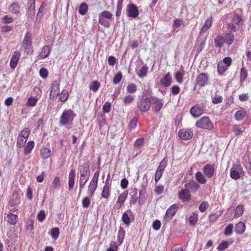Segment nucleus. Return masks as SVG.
<instances>
[{"label": "nucleus", "mask_w": 251, "mask_h": 251, "mask_svg": "<svg viewBox=\"0 0 251 251\" xmlns=\"http://www.w3.org/2000/svg\"><path fill=\"white\" fill-rule=\"evenodd\" d=\"M234 40V34L231 32V30H229L228 32L217 36L214 42L216 47L221 48L224 43L226 44L228 46L231 45Z\"/></svg>", "instance_id": "obj_2"}, {"label": "nucleus", "mask_w": 251, "mask_h": 251, "mask_svg": "<svg viewBox=\"0 0 251 251\" xmlns=\"http://www.w3.org/2000/svg\"><path fill=\"white\" fill-rule=\"evenodd\" d=\"M34 146V143L32 141H30L27 142L25 146V154L27 155L32 150Z\"/></svg>", "instance_id": "obj_40"}, {"label": "nucleus", "mask_w": 251, "mask_h": 251, "mask_svg": "<svg viewBox=\"0 0 251 251\" xmlns=\"http://www.w3.org/2000/svg\"><path fill=\"white\" fill-rule=\"evenodd\" d=\"M198 220V214L197 212L195 211L192 213V215L189 218V222L191 226H195L197 224Z\"/></svg>", "instance_id": "obj_35"}, {"label": "nucleus", "mask_w": 251, "mask_h": 251, "mask_svg": "<svg viewBox=\"0 0 251 251\" xmlns=\"http://www.w3.org/2000/svg\"><path fill=\"white\" fill-rule=\"evenodd\" d=\"M46 217V215L45 214L44 210H43L40 211V212L38 213L37 216L38 220L41 223L44 221Z\"/></svg>", "instance_id": "obj_57"}, {"label": "nucleus", "mask_w": 251, "mask_h": 251, "mask_svg": "<svg viewBox=\"0 0 251 251\" xmlns=\"http://www.w3.org/2000/svg\"><path fill=\"white\" fill-rule=\"evenodd\" d=\"M184 75V71L183 70L176 72V73L175 74V77L177 82L179 83L182 82Z\"/></svg>", "instance_id": "obj_44"}, {"label": "nucleus", "mask_w": 251, "mask_h": 251, "mask_svg": "<svg viewBox=\"0 0 251 251\" xmlns=\"http://www.w3.org/2000/svg\"><path fill=\"white\" fill-rule=\"evenodd\" d=\"M123 77V75L121 72H118L117 75H116L113 78V83L115 84H117L119 83L121 80H122Z\"/></svg>", "instance_id": "obj_59"}, {"label": "nucleus", "mask_w": 251, "mask_h": 251, "mask_svg": "<svg viewBox=\"0 0 251 251\" xmlns=\"http://www.w3.org/2000/svg\"><path fill=\"white\" fill-rule=\"evenodd\" d=\"M38 99L36 98L30 97L27 100L26 105L28 106H34L36 105Z\"/></svg>", "instance_id": "obj_50"}, {"label": "nucleus", "mask_w": 251, "mask_h": 251, "mask_svg": "<svg viewBox=\"0 0 251 251\" xmlns=\"http://www.w3.org/2000/svg\"><path fill=\"white\" fill-rule=\"evenodd\" d=\"M137 119L135 117L133 118L130 122L129 124V128L130 130L134 129L137 126Z\"/></svg>", "instance_id": "obj_56"}, {"label": "nucleus", "mask_w": 251, "mask_h": 251, "mask_svg": "<svg viewBox=\"0 0 251 251\" xmlns=\"http://www.w3.org/2000/svg\"><path fill=\"white\" fill-rule=\"evenodd\" d=\"M230 18L231 21V22L228 24L227 28L229 30L236 32L237 30L236 25L240 27L244 24V21L243 18V16L241 15H240L237 13H233L231 14Z\"/></svg>", "instance_id": "obj_3"}, {"label": "nucleus", "mask_w": 251, "mask_h": 251, "mask_svg": "<svg viewBox=\"0 0 251 251\" xmlns=\"http://www.w3.org/2000/svg\"><path fill=\"white\" fill-rule=\"evenodd\" d=\"M178 196V198L183 202L189 201L191 200L190 192L186 187L179 191Z\"/></svg>", "instance_id": "obj_19"}, {"label": "nucleus", "mask_w": 251, "mask_h": 251, "mask_svg": "<svg viewBox=\"0 0 251 251\" xmlns=\"http://www.w3.org/2000/svg\"><path fill=\"white\" fill-rule=\"evenodd\" d=\"M60 186V180L58 176H55L52 182V187L54 189H57Z\"/></svg>", "instance_id": "obj_61"}, {"label": "nucleus", "mask_w": 251, "mask_h": 251, "mask_svg": "<svg viewBox=\"0 0 251 251\" xmlns=\"http://www.w3.org/2000/svg\"><path fill=\"white\" fill-rule=\"evenodd\" d=\"M17 219L18 216L17 215L11 213L6 214L5 216V219L11 225H15L17 223Z\"/></svg>", "instance_id": "obj_30"}, {"label": "nucleus", "mask_w": 251, "mask_h": 251, "mask_svg": "<svg viewBox=\"0 0 251 251\" xmlns=\"http://www.w3.org/2000/svg\"><path fill=\"white\" fill-rule=\"evenodd\" d=\"M151 107L150 97L142 98L138 100L137 102V110L142 112L146 113Z\"/></svg>", "instance_id": "obj_6"}, {"label": "nucleus", "mask_w": 251, "mask_h": 251, "mask_svg": "<svg viewBox=\"0 0 251 251\" xmlns=\"http://www.w3.org/2000/svg\"><path fill=\"white\" fill-rule=\"evenodd\" d=\"M172 81V78L171 74L170 73H168L164 77L160 79V84L165 87H167L171 85Z\"/></svg>", "instance_id": "obj_24"}, {"label": "nucleus", "mask_w": 251, "mask_h": 251, "mask_svg": "<svg viewBox=\"0 0 251 251\" xmlns=\"http://www.w3.org/2000/svg\"><path fill=\"white\" fill-rule=\"evenodd\" d=\"M246 229L245 225L243 222H239L235 225V230L237 234H242Z\"/></svg>", "instance_id": "obj_34"}, {"label": "nucleus", "mask_w": 251, "mask_h": 251, "mask_svg": "<svg viewBox=\"0 0 251 251\" xmlns=\"http://www.w3.org/2000/svg\"><path fill=\"white\" fill-rule=\"evenodd\" d=\"M111 185L106 180L105 184L101 192V197L102 198L108 199L110 196Z\"/></svg>", "instance_id": "obj_31"}, {"label": "nucleus", "mask_w": 251, "mask_h": 251, "mask_svg": "<svg viewBox=\"0 0 251 251\" xmlns=\"http://www.w3.org/2000/svg\"><path fill=\"white\" fill-rule=\"evenodd\" d=\"M112 19L113 15L110 11L104 10L99 14V23L106 28H109L110 26V21Z\"/></svg>", "instance_id": "obj_4"}, {"label": "nucleus", "mask_w": 251, "mask_h": 251, "mask_svg": "<svg viewBox=\"0 0 251 251\" xmlns=\"http://www.w3.org/2000/svg\"><path fill=\"white\" fill-rule=\"evenodd\" d=\"M26 141V139L22 138V137H18L17 142V146L19 148H23Z\"/></svg>", "instance_id": "obj_63"}, {"label": "nucleus", "mask_w": 251, "mask_h": 251, "mask_svg": "<svg viewBox=\"0 0 251 251\" xmlns=\"http://www.w3.org/2000/svg\"><path fill=\"white\" fill-rule=\"evenodd\" d=\"M178 204H174L169 207L166 212L164 219L166 222L169 221L175 215L178 208Z\"/></svg>", "instance_id": "obj_17"}, {"label": "nucleus", "mask_w": 251, "mask_h": 251, "mask_svg": "<svg viewBox=\"0 0 251 251\" xmlns=\"http://www.w3.org/2000/svg\"><path fill=\"white\" fill-rule=\"evenodd\" d=\"M200 185L195 181L192 180L185 184V187L190 189L193 192L197 191L200 188Z\"/></svg>", "instance_id": "obj_33"}, {"label": "nucleus", "mask_w": 251, "mask_h": 251, "mask_svg": "<svg viewBox=\"0 0 251 251\" xmlns=\"http://www.w3.org/2000/svg\"><path fill=\"white\" fill-rule=\"evenodd\" d=\"M127 91L129 93H134L137 91L136 85L134 83H131L127 86Z\"/></svg>", "instance_id": "obj_58"}, {"label": "nucleus", "mask_w": 251, "mask_h": 251, "mask_svg": "<svg viewBox=\"0 0 251 251\" xmlns=\"http://www.w3.org/2000/svg\"><path fill=\"white\" fill-rule=\"evenodd\" d=\"M241 172V167L237 165H234L230 171L231 177L235 180L239 179L240 177Z\"/></svg>", "instance_id": "obj_20"}, {"label": "nucleus", "mask_w": 251, "mask_h": 251, "mask_svg": "<svg viewBox=\"0 0 251 251\" xmlns=\"http://www.w3.org/2000/svg\"><path fill=\"white\" fill-rule=\"evenodd\" d=\"M244 212V207L243 205H238L235 209V217H240L241 216Z\"/></svg>", "instance_id": "obj_52"}, {"label": "nucleus", "mask_w": 251, "mask_h": 251, "mask_svg": "<svg viewBox=\"0 0 251 251\" xmlns=\"http://www.w3.org/2000/svg\"><path fill=\"white\" fill-rule=\"evenodd\" d=\"M135 98V96L127 95L124 97L123 101L125 105H129L134 101Z\"/></svg>", "instance_id": "obj_36"}, {"label": "nucleus", "mask_w": 251, "mask_h": 251, "mask_svg": "<svg viewBox=\"0 0 251 251\" xmlns=\"http://www.w3.org/2000/svg\"><path fill=\"white\" fill-rule=\"evenodd\" d=\"M126 14L127 17L135 19L139 15L137 6L133 3H129L126 7Z\"/></svg>", "instance_id": "obj_11"}, {"label": "nucleus", "mask_w": 251, "mask_h": 251, "mask_svg": "<svg viewBox=\"0 0 251 251\" xmlns=\"http://www.w3.org/2000/svg\"><path fill=\"white\" fill-rule=\"evenodd\" d=\"M51 150L50 149L45 148L41 150V155L43 159L48 158L51 155Z\"/></svg>", "instance_id": "obj_41"}, {"label": "nucleus", "mask_w": 251, "mask_h": 251, "mask_svg": "<svg viewBox=\"0 0 251 251\" xmlns=\"http://www.w3.org/2000/svg\"><path fill=\"white\" fill-rule=\"evenodd\" d=\"M75 116L76 114L72 110H64L60 117V126H67L68 128H71Z\"/></svg>", "instance_id": "obj_1"}, {"label": "nucleus", "mask_w": 251, "mask_h": 251, "mask_svg": "<svg viewBox=\"0 0 251 251\" xmlns=\"http://www.w3.org/2000/svg\"><path fill=\"white\" fill-rule=\"evenodd\" d=\"M137 67L135 72L140 78H144L147 75L148 67L146 64H144L143 61L140 59L137 62Z\"/></svg>", "instance_id": "obj_8"}, {"label": "nucleus", "mask_w": 251, "mask_h": 251, "mask_svg": "<svg viewBox=\"0 0 251 251\" xmlns=\"http://www.w3.org/2000/svg\"><path fill=\"white\" fill-rule=\"evenodd\" d=\"M195 126L199 128L207 130H212L214 128V125L210 118L207 116H204L198 120Z\"/></svg>", "instance_id": "obj_5"}, {"label": "nucleus", "mask_w": 251, "mask_h": 251, "mask_svg": "<svg viewBox=\"0 0 251 251\" xmlns=\"http://www.w3.org/2000/svg\"><path fill=\"white\" fill-rule=\"evenodd\" d=\"M46 6V5L45 2H42L41 4L36 16V21L37 22H40L41 21L43 16L45 13V8Z\"/></svg>", "instance_id": "obj_29"}, {"label": "nucleus", "mask_w": 251, "mask_h": 251, "mask_svg": "<svg viewBox=\"0 0 251 251\" xmlns=\"http://www.w3.org/2000/svg\"><path fill=\"white\" fill-rule=\"evenodd\" d=\"M68 92L66 89H63L60 94L59 99L62 102H65L68 98Z\"/></svg>", "instance_id": "obj_47"}, {"label": "nucleus", "mask_w": 251, "mask_h": 251, "mask_svg": "<svg viewBox=\"0 0 251 251\" xmlns=\"http://www.w3.org/2000/svg\"><path fill=\"white\" fill-rule=\"evenodd\" d=\"M209 206V204L206 201H203L199 206V210L201 212H204Z\"/></svg>", "instance_id": "obj_62"}, {"label": "nucleus", "mask_w": 251, "mask_h": 251, "mask_svg": "<svg viewBox=\"0 0 251 251\" xmlns=\"http://www.w3.org/2000/svg\"><path fill=\"white\" fill-rule=\"evenodd\" d=\"M30 130L28 128H25L20 133L19 136L18 137H22V138L27 139L29 134H30Z\"/></svg>", "instance_id": "obj_46"}, {"label": "nucleus", "mask_w": 251, "mask_h": 251, "mask_svg": "<svg viewBox=\"0 0 251 251\" xmlns=\"http://www.w3.org/2000/svg\"><path fill=\"white\" fill-rule=\"evenodd\" d=\"M125 234V230L122 228H120V229L119 230L118 234V241L120 244L123 243L124 239Z\"/></svg>", "instance_id": "obj_53"}, {"label": "nucleus", "mask_w": 251, "mask_h": 251, "mask_svg": "<svg viewBox=\"0 0 251 251\" xmlns=\"http://www.w3.org/2000/svg\"><path fill=\"white\" fill-rule=\"evenodd\" d=\"M185 26V24L182 19H176L174 21L172 32H176L181 28Z\"/></svg>", "instance_id": "obj_23"}, {"label": "nucleus", "mask_w": 251, "mask_h": 251, "mask_svg": "<svg viewBox=\"0 0 251 251\" xmlns=\"http://www.w3.org/2000/svg\"><path fill=\"white\" fill-rule=\"evenodd\" d=\"M59 229L58 227H54L51 230V236L53 239L57 240L59 235Z\"/></svg>", "instance_id": "obj_48"}, {"label": "nucleus", "mask_w": 251, "mask_h": 251, "mask_svg": "<svg viewBox=\"0 0 251 251\" xmlns=\"http://www.w3.org/2000/svg\"><path fill=\"white\" fill-rule=\"evenodd\" d=\"M223 101V97L217 94V92H216L215 97L212 98V102L214 104H218L221 103Z\"/></svg>", "instance_id": "obj_54"}, {"label": "nucleus", "mask_w": 251, "mask_h": 251, "mask_svg": "<svg viewBox=\"0 0 251 251\" xmlns=\"http://www.w3.org/2000/svg\"><path fill=\"white\" fill-rule=\"evenodd\" d=\"M35 10H27L26 16L27 20L28 22H31L35 16Z\"/></svg>", "instance_id": "obj_51"}, {"label": "nucleus", "mask_w": 251, "mask_h": 251, "mask_svg": "<svg viewBox=\"0 0 251 251\" xmlns=\"http://www.w3.org/2000/svg\"><path fill=\"white\" fill-rule=\"evenodd\" d=\"M166 166L167 160L164 158L160 163L159 166L155 173L154 180L156 183H157L159 180L161 178Z\"/></svg>", "instance_id": "obj_14"}, {"label": "nucleus", "mask_w": 251, "mask_h": 251, "mask_svg": "<svg viewBox=\"0 0 251 251\" xmlns=\"http://www.w3.org/2000/svg\"><path fill=\"white\" fill-rule=\"evenodd\" d=\"M20 56L21 54L18 51H15L12 55L10 62V68L12 69H14L16 67Z\"/></svg>", "instance_id": "obj_22"}, {"label": "nucleus", "mask_w": 251, "mask_h": 251, "mask_svg": "<svg viewBox=\"0 0 251 251\" xmlns=\"http://www.w3.org/2000/svg\"><path fill=\"white\" fill-rule=\"evenodd\" d=\"M50 51L51 49L49 46H44L38 56V59H43L47 58L49 55Z\"/></svg>", "instance_id": "obj_25"}, {"label": "nucleus", "mask_w": 251, "mask_h": 251, "mask_svg": "<svg viewBox=\"0 0 251 251\" xmlns=\"http://www.w3.org/2000/svg\"><path fill=\"white\" fill-rule=\"evenodd\" d=\"M32 46V34L27 32L22 42V47L24 48L25 52H28Z\"/></svg>", "instance_id": "obj_13"}, {"label": "nucleus", "mask_w": 251, "mask_h": 251, "mask_svg": "<svg viewBox=\"0 0 251 251\" xmlns=\"http://www.w3.org/2000/svg\"><path fill=\"white\" fill-rule=\"evenodd\" d=\"M211 20L212 18L210 17L205 21L204 25H203L201 29V31L200 32L201 34H202V33L206 32L209 28H210L212 25Z\"/></svg>", "instance_id": "obj_37"}, {"label": "nucleus", "mask_w": 251, "mask_h": 251, "mask_svg": "<svg viewBox=\"0 0 251 251\" xmlns=\"http://www.w3.org/2000/svg\"><path fill=\"white\" fill-rule=\"evenodd\" d=\"M233 229V225L232 224H230L226 226L224 231V234L228 236L232 234Z\"/></svg>", "instance_id": "obj_49"}, {"label": "nucleus", "mask_w": 251, "mask_h": 251, "mask_svg": "<svg viewBox=\"0 0 251 251\" xmlns=\"http://www.w3.org/2000/svg\"><path fill=\"white\" fill-rule=\"evenodd\" d=\"M82 206L84 208H88L90 204V199L89 197H85L82 201Z\"/></svg>", "instance_id": "obj_64"}, {"label": "nucleus", "mask_w": 251, "mask_h": 251, "mask_svg": "<svg viewBox=\"0 0 251 251\" xmlns=\"http://www.w3.org/2000/svg\"><path fill=\"white\" fill-rule=\"evenodd\" d=\"M122 221L125 225L129 226L130 223V218L126 213H124L122 215Z\"/></svg>", "instance_id": "obj_60"}, {"label": "nucleus", "mask_w": 251, "mask_h": 251, "mask_svg": "<svg viewBox=\"0 0 251 251\" xmlns=\"http://www.w3.org/2000/svg\"><path fill=\"white\" fill-rule=\"evenodd\" d=\"M196 81L199 86L204 87L209 84V76L207 74L201 73L198 75Z\"/></svg>", "instance_id": "obj_16"}, {"label": "nucleus", "mask_w": 251, "mask_h": 251, "mask_svg": "<svg viewBox=\"0 0 251 251\" xmlns=\"http://www.w3.org/2000/svg\"><path fill=\"white\" fill-rule=\"evenodd\" d=\"M193 136V131L190 128H182L178 132L179 137L184 140L191 139Z\"/></svg>", "instance_id": "obj_15"}, {"label": "nucleus", "mask_w": 251, "mask_h": 251, "mask_svg": "<svg viewBox=\"0 0 251 251\" xmlns=\"http://www.w3.org/2000/svg\"><path fill=\"white\" fill-rule=\"evenodd\" d=\"M246 116L247 112L243 109L237 111L234 114V118L237 121L243 120Z\"/></svg>", "instance_id": "obj_32"}, {"label": "nucleus", "mask_w": 251, "mask_h": 251, "mask_svg": "<svg viewBox=\"0 0 251 251\" xmlns=\"http://www.w3.org/2000/svg\"><path fill=\"white\" fill-rule=\"evenodd\" d=\"M97 185L98 184L93 183H90L88 187V194L90 197H92L93 196L95 191L97 188Z\"/></svg>", "instance_id": "obj_43"}, {"label": "nucleus", "mask_w": 251, "mask_h": 251, "mask_svg": "<svg viewBox=\"0 0 251 251\" xmlns=\"http://www.w3.org/2000/svg\"><path fill=\"white\" fill-rule=\"evenodd\" d=\"M203 172L205 176L210 178L215 175V169L213 164H207L203 168Z\"/></svg>", "instance_id": "obj_18"}, {"label": "nucleus", "mask_w": 251, "mask_h": 251, "mask_svg": "<svg viewBox=\"0 0 251 251\" xmlns=\"http://www.w3.org/2000/svg\"><path fill=\"white\" fill-rule=\"evenodd\" d=\"M78 169L79 174H90L89 161H87L80 164Z\"/></svg>", "instance_id": "obj_21"}, {"label": "nucleus", "mask_w": 251, "mask_h": 251, "mask_svg": "<svg viewBox=\"0 0 251 251\" xmlns=\"http://www.w3.org/2000/svg\"><path fill=\"white\" fill-rule=\"evenodd\" d=\"M59 84V81L55 80L50 85V98L52 100H55L60 93Z\"/></svg>", "instance_id": "obj_9"}, {"label": "nucleus", "mask_w": 251, "mask_h": 251, "mask_svg": "<svg viewBox=\"0 0 251 251\" xmlns=\"http://www.w3.org/2000/svg\"><path fill=\"white\" fill-rule=\"evenodd\" d=\"M88 9V6L85 2H82L80 4L78 9V12L81 15H85Z\"/></svg>", "instance_id": "obj_42"}, {"label": "nucleus", "mask_w": 251, "mask_h": 251, "mask_svg": "<svg viewBox=\"0 0 251 251\" xmlns=\"http://www.w3.org/2000/svg\"><path fill=\"white\" fill-rule=\"evenodd\" d=\"M190 113L194 118H197L204 113V106L203 104H195L190 109Z\"/></svg>", "instance_id": "obj_12"}, {"label": "nucleus", "mask_w": 251, "mask_h": 251, "mask_svg": "<svg viewBox=\"0 0 251 251\" xmlns=\"http://www.w3.org/2000/svg\"><path fill=\"white\" fill-rule=\"evenodd\" d=\"M229 246L228 242L227 241H223L218 247L217 249L219 251H223L228 248Z\"/></svg>", "instance_id": "obj_55"}, {"label": "nucleus", "mask_w": 251, "mask_h": 251, "mask_svg": "<svg viewBox=\"0 0 251 251\" xmlns=\"http://www.w3.org/2000/svg\"><path fill=\"white\" fill-rule=\"evenodd\" d=\"M196 180L201 184H205L207 181L206 178L201 172H198L195 175Z\"/></svg>", "instance_id": "obj_38"}, {"label": "nucleus", "mask_w": 251, "mask_h": 251, "mask_svg": "<svg viewBox=\"0 0 251 251\" xmlns=\"http://www.w3.org/2000/svg\"><path fill=\"white\" fill-rule=\"evenodd\" d=\"M245 128L243 125H233L232 126V132L235 136H239L243 134Z\"/></svg>", "instance_id": "obj_26"}, {"label": "nucleus", "mask_w": 251, "mask_h": 251, "mask_svg": "<svg viewBox=\"0 0 251 251\" xmlns=\"http://www.w3.org/2000/svg\"><path fill=\"white\" fill-rule=\"evenodd\" d=\"M232 59L231 57L227 56L225 57L222 60L220 61L217 65L218 72L220 75H223L231 65Z\"/></svg>", "instance_id": "obj_7"}, {"label": "nucleus", "mask_w": 251, "mask_h": 251, "mask_svg": "<svg viewBox=\"0 0 251 251\" xmlns=\"http://www.w3.org/2000/svg\"><path fill=\"white\" fill-rule=\"evenodd\" d=\"M100 86V83L99 81L95 80V81H92L91 83L90 86H89V88L91 90H92L94 92H96L99 90Z\"/></svg>", "instance_id": "obj_45"}, {"label": "nucleus", "mask_w": 251, "mask_h": 251, "mask_svg": "<svg viewBox=\"0 0 251 251\" xmlns=\"http://www.w3.org/2000/svg\"><path fill=\"white\" fill-rule=\"evenodd\" d=\"M9 10L14 15H19L21 14V9L18 2H13L9 6Z\"/></svg>", "instance_id": "obj_27"}, {"label": "nucleus", "mask_w": 251, "mask_h": 251, "mask_svg": "<svg viewBox=\"0 0 251 251\" xmlns=\"http://www.w3.org/2000/svg\"><path fill=\"white\" fill-rule=\"evenodd\" d=\"M248 76V71L244 67H242L240 70V83L243 84Z\"/></svg>", "instance_id": "obj_39"}, {"label": "nucleus", "mask_w": 251, "mask_h": 251, "mask_svg": "<svg viewBox=\"0 0 251 251\" xmlns=\"http://www.w3.org/2000/svg\"><path fill=\"white\" fill-rule=\"evenodd\" d=\"M151 105L154 112L158 113L162 108L164 101L163 100L154 96H150Z\"/></svg>", "instance_id": "obj_10"}, {"label": "nucleus", "mask_w": 251, "mask_h": 251, "mask_svg": "<svg viewBox=\"0 0 251 251\" xmlns=\"http://www.w3.org/2000/svg\"><path fill=\"white\" fill-rule=\"evenodd\" d=\"M128 195V192L126 190L124 191L119 196L118 199L116 203L118 208H120L124 204Z\"/></svg>", "instance_id": "obj_28"}]
</instances>
